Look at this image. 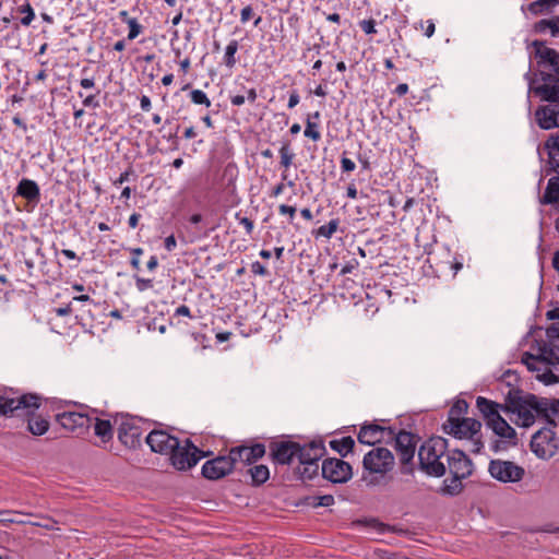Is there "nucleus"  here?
Segmentation results:
<instances>
[{
  "instance_id": "obj_5",
  "label": "nucleus",
  "mask_w": 559,
  "mask_h": 559,
  "mask_svg": "<svg viewBox=\"0 0 559 559\" xmlns=\"http://www.w3.org/2000/svg\"><path fill=\"white\" fill-rule=\"evenodd\" d=\"M447 435L469 442V452L479 454L484 448L481 441V423L475 418H464L452 425H442Z\"/></svg>"
},
{
  "instance_id": "obj_1",
  "label": "nucleus",
  "mask_w": 559,
  "mask_h": 559,
  "mask_svg": "<svg viewBox=\"0 0 559 559\" xmlns=\"http://www.w3.org/2000/svg\"><path fill=\"white\" fill-rule=\"evenodd\" d=\"M516 415L515 424L521 427H531L536 417L552 423L556 409L551 407L550 400L534 394H522L519 389L510 388L507 394V407Z\"/></svg>"
},
{
  "instance_id": "obj_48",
  "label": "nucleus",
  "mask_w": 559,
  "mask_h": 559,
  "mask_svg": "<svg viewBox=\"0 0 559 559\" xmlns=\"http://www.w3.org/2000/svg\"><path fill=\"white\" fill-rule=\"evenodd\" d=\"M358 24L366 35H372L377 33L376 21L373 19L361 20Z\"/></svg>"
},
{
  "instance_id": "obj_8",
  "label": "nucleus",
  "mask_w": 559,
  "mask_h": 559,
  "mask_svg": "<svg viewBox=\"0 0 559 559\" xmlns=\"http://www.w3.org/2000/svg\"><path fill=\"white\" fill-rule=\"evenodd\" d=\"M392 440H394L395 451L403 465V473H411L419 437L413 432L401 430L399 432L394 431Z\"/></svg>"
},
{
  "instance_id": "obj_9",
  "label": "nucleus",
  "mask_w": 559,
  "mask_h": 559,
  "mask_svg": "<svg viewBox=\"0 0 559 559\" xmlns=\"http://www.w3.org/2000/svg\"><path fill=\"white\" fill-rule=\"evenodd\" d=\"M488 472L492 478L500 483H518L525 475L524 467L512 461L491 460L489 462Z\"/></svg>"
},
{
  "instance_id": "obj_51",
  "label": "nucleus",
  "mask_w": 559,
  "mask_h": 559,
  "mask_svg": "<svg viewBox=\"0 0 559 559\" xmlns=\"http://www.w3.org/2000/svg\"><path fill=\"white\" fill-rule=\"evenodd\" d=\"M254 15L253 8L251 4H247L243 7L240 11V22L242 24H246L249 22Z\"/></svg>"
},
{
  "instance_id": "obj_60",
  "label": "nucleus",
  "mask_w": 559,
  "mask_h": 559,
  "mask_svg": "<svg viewBox=\"0 0 559 559\" xmlns=\"http://www.w3.org/2000/svg\"><path fill=\"white\" fill-rule=\"evenodd\" d=\"M132 174V168H128L127 170L122 171L120 176L114 181L115 186L122 185L123 182L129 180L130 175Z\"/></svg>"
},
{
  "instance_id": "obj_35",
  "label": "nucleus",
  "mask_w": 559,
  "mask_h": 559,
  "mask_svg": "<svg viewBox=\"0 0 559 559\" xmlns=\"http://www.w3.org/2000/svg\"><path fill=\"white\" fill-rule=\"evenodd\" d=\"M340 225L338 218L331 219L328 224L320 226L319 228L312 231V235L316 239L324 238L331 239L332 236L336 233Z\"/></svg>"
},
{
  "instance_id": "obj_24",
  "label": "nucleus",
  "mask_w": 559,
  "mask_h": 559,
  "mask_svg": "<svg viewBox=\"0 0 559 559\" xmlns=\"http://www.w3.org/2000/svg\"><path fill=\"white\" fill-rule=\"evenodd\" d=\"M297 460L300 464L318 463L325 453V445L322 440H313L304 445L299 444Z\"/></svg>"
},
{
  "instance_id": "obj_15",
  "label": "nucleus",
  "mask_w": 559,
  "mask_h": 559,
  "mask_svg": "<svg viewBox=\"0 0 559 559\" xmlns=\"http://www.w3.org/2000/svg\"><path fill=\"white\" fill-rule=\"evenodd\" d=\"M394 437V429L376 423L364 424L358 432V441L362 444L374 445L382 441H390Z\"/></svg>"
},
{
  "instance_id": "obj_62",
  "label": "nucleus",
  "mask_w": 559,
  "mask_h": 559,
  "mask_svg": "<svg viewBox=\"0 0 559 559\" xmlns=\"http://www.w3.org/2000/svg\"><path fill=\"white\" fill-rule=\"evenodd\" d=\"M177 246V241L174 235H169L165 238L164 247L167 251H173Z\"/></svg>"
},
{
  "instance_id": "obj_32",
  "label": "nucleus",
  "mask_w": 559,
  "mask_h": 559,
  "mask_svg": "<svg viewBox=\"0 0 559 559\" xmlns=\"http://www.w3.org/2000/svg\"><path fill=\"white\" fill-rule=\"evenodd\" d=\"M94 432L102 439L103 442L111 440L114 431L110 420L96 418L94 424Z\"/></svg>"
},
{
  "instance_id": "obj_4",
  "label": "nucleus",
  "mask_w": 559,
  "mask_h": 559,
  "mask_svg": "<svg viewBox=\"0 0 559 559\" xmlns=\"http://www.w3.org/2000/svg\"><path fill=\"white\" fill-rule=\"evenodd\" d=\"M544 150L548 154L547 167L545 169L546 175L551 173L558 175L548 180L540 203L555 205V209L559 211V132L547 139Z\"/></svg>"
},
{
  "instance_id": "obj_45",
  "label": "nucleus",
  "mask_w": 559,
  "mask_h": 559,
  "mask_svg": "<svg viewBox=\"0 0 559 559\" xmlns=\"http://www.w3.org/2000/svg\"><path fill=\"white\" fill-rule=\"evenodd\" d=\"M235 218L238 221V223L240 225H242L245 227L246 234L250 236L254 228V224H253L252 219H250L249 217H246V216H241L240 212L236 213Z\"/></svg>"
},
{
  "instance_id": "obj_29",
  "label": "nucleus",
  "mask_w": 559,
  "mask_h": 559,
  "mask_svg": "<svg viewBox=\"0 0 559 559\" xmlns=\"http://www.w3.org/2000/svg\"><path fill=\"white\" fill-rule=\"evenodd\" d=\"M468 404L465 400H457L451 406L448 413V418L443 425H452L461 419H464V415L467 413Z\"/></svg>"
},
{
  "instance_id": "obj_6",
  "label": "nucleus",
  "mask_w": 559,
  "mask_h": 559,
  "mask_svg": "<svg viewBox=\"0 0 559 559\" xmlns=\"http://www.w3.org/2000/svg\"><path fill=\"white\" fill-rule=\"evenodd\" d=\"M43 397L36 393H19L12 389L0 391V417H9L17 409L33 412L39 408Z\"/></svg>"
},
{
  "instance_id": "obj_27",
  "label": "nucleus",
  "mask_w": 559,
  "mask_h": 559,
  "mask_svg": "<svg viewBox=\"0 0 559 559\" xmlns=\"http://www.w3.org/2000/svg\"><path fill=\"white\" fill-rule=\"evenodd\" d=\"M489 428L496 436L510 440L512 444H515L516 432L503 417L499 420L492 421Z\"/></svg>"
},
{
  "instance_id": "obj_40",
  "label": "nucleus",
  "mask_w": 559,
  "mask_h": 559,
  "mask_svg": "<svg viewBox=\"0 0 559 559\" xmlns=\"http://www.w3.org/2000/svg\"><path fill=\"white\" fill-rule=\"evenodd\" d=\"M299 474L302 480H311L319 474V463L300 464Z\"/></svg>"
},
{
  "instance_id": "obj_56",
  "label": "nucleus",
  "mask_w": 559,
  "mask_h": 559,
  "mask_svg": "<svg viewBox=\"0 0 559 559\" xmlns=\"http://www.w3.org/2000/svg\"><path fill=\"white\" fill-rule=\"evenodd\" d=\"M317 499H318V502L316 503V506L330 507V506L334 504V497L332 495L320 496Z\"/></svg>"
},
{
  "instance_id": "obj_26",
  "label": "nucleus",
  "mask_w": 559,
  "mask_h": 559,
  "mask_svg": "<svg viewBox=\"0 0 559 559\" xmlns=\"http://www.w3.org/2000/svg\"><path fill=\"white\" fill-rule=\"evenodd\" d=\"M38 408L34 409L33 412H26V409H17L14 413H17L19 411H22L27 417V430L33 436H43L45 435L49 429V421L40 416H35V412Z\"/></svg>"
},
{
  "instance_id": "obj_33",
  "label": "nucleus",
  "mask_w": 559,
  "mask_h": 559,
  "mask_svg": "<svg viewBox=\"0 0 559 559\" xmlns=\"http://www.w3.org/2000/svg\"><path fill=\"white\" fill-rule=\"evenodd\" d=\"M248 473L251 476V483L254 486H260L264 484L270 477V471L266 465L260 464L254 465L248 469Z\"/></svg>"
},
{
  "instance_id": "obj_63",
  "label": "nucleus",
  "mask_w": 559,
  "mask_h": 559,
  "mask_svg": "<svg viewBox=\"0 0 559 559\" xmlns=\"http://www.w3.org/2000/svg\"><path fill=\"white\" fill-rule=\"evenodd\" d=\"M512 380L518 381V374L514 371L508 370L502 374V381L507 382L509 386L512 385Z\"/></svg>"
},
{
  "instance_id": "obj_10",
  "label": "nucleus",
  "mask_w": 559,
  "mask_h": 559,
  "mask_svg": "<svg viewBox=\"0 0 559 559\" xmlns=\"http://www.w3.org/2000/svg\"><path fill=\"white\" fill-rule=\"evenodd\" d=\"M56 421L68 432L80 437L88 431L93 418L84 413L64 411L56 415Z\"/></svg>"
},
{
  "instance_id": "obj_12",
  "label": "nucleus",
  "mask_w": 559,
  "mask_h": 559,
  "mask_svg": "<svg viewBox=\"0 0 559 559\" xmlns=\"http://www.w3.org/2000/svg\"><path fill=\"white\" fill-rule=\"evenodd\" d=\"M540 83L530 84V92H533L542 102L559 105V80L545 71H540Z\"/></svg>"
},
{
  "instance_id": "obj_31",
  "label": "nucleus",
  "mask_w": 559,
  "mask_h": 559,
  "mask_svg": "<svg viewBox=\"0 0 559 559\" xmlns=\"http://www.w3.org/2000/svg\"><path fill=\"white\" fill-rule=\"evenodd\" d=\"M559 4V0H536L527 5V11L532 15H540L550 13L555 7Z\"/></svg>"
},
{
  "instance_id": "obj_43",
  "label": "nucleus",
  "mask_w": 559,
  "mask_h": 559,
  "mask_svg": "<svg viewBox=\"0 0 559 559\" xmlns=\"http://www.w3.org/2000/svg\"><path fill=\"white\" fill-rule=\"evenodd\" d=\"M552 27H554V17L552 19H544V20H540L538 22H536L533 26V31L536 33V34H544L546 33L547 29L550 31V34L552 33Z\"/></svg>"
},
{
  "instance_id": "obj_20",
  "label": "nucleus",
  "mask_w": 559,
  "mask_h": 559,
  "mask_svg": "<svg viewBox=\"0 0 559 559\" xmlns=\"http://www.w3.org/2000/svg\"><path fill=\"white\" fill-rule=\"evenodd\" d=\"M119 441L129 449L141 445L142 429L134 418H123L117 430Z\"/></svg>"
},
{
  "instance_id": "obj_42",
  "label": "nucleus",
  "mask_w": 559,
  "mask_h": 559,
  "mask_svg": "<svg viewBox=\"0 0 559 559\" xmlns=\"http://www.w3.org/2000/svg\"><path fill=\"white\" fill-rule=\"evenodd\" d=\"M416 29H421L424 35L428 38L432 37L436 31V25L432 20L419 21L415 24Z\"/></svg>"
},
{
  "instance_id": "obj_47",
  "label": "nucleus",
  "mask_w": 559,
  "mask_h": 559,
  "mask_svg": "<svg viewBox=\"0 0 559 559\" xmlns=\"http://www.w3.org/2000/svg\"><path fill=\"white\" fill-rule=\"evenodd\" d=\"M296 212H297V209L293 205H287V204H281L278 206V213L281 215H286L288 216V223L289 224H293L294 223V218L296 216Z\"/></svg>"
},
{
  "instance_id": "obj_2",
  "label": "nucleus",
  "mask_w": 559,
  "mask_h": 559,
  "mask_svg": "<svg viewBox=\"0 0 559 559\" xmlns=\"http://www.w3.org/2000/svg\"><path fill=\"white\" fill-rule=\"evenodd\" d=\"M521 362L526 366L531 372H536V379L546 385L559 382L557 377L549 368V365H559V346L555 342L543 341L538 346V354L533 355L525 352L522 355Z\"/></svg>"
},
{
  "instance_id": "obj_58",
  "label": "nucleus",
  "mask_w": 559,
  "mask_h": 559,
  "mask_svg": "<svg viewBox=\"0 0 559 559\" xmlns=\"http://www.w3.org/2000/svg\"><path fill=\"white\" fill-rule=\"evenodd\" d=\"M83 105L85 107H93V108H97L99 107V103L98 100L96 99V95L95 94H91V95H87L84 99H83Z\"/></svg>"
},
{
  "instance_id": "obj_30",
  "label": "nucleus",
  "mask_w": 559,
  "mask_h": 559,
  "mask_svg": "<svg viewBox=\"0 0 559 559\" xmlns=\"http://www.w3.org/2000/svg\"><path fill=\"white\" fill-rule=\"evenodd\" d=\"M330 448L337 452L342 457L347 456L355 447V440L350 437H343L341 439H333L329 442Z\"/></svg>"
},
{
  "instance_id": "obj_50",
  "label": "nucleus",
  "mask_w": 559,
  "mask_h": 559,
  "mask_svg": "<svg viewBox=\"0 0 559 559\" xmlns=\"http://www.w3.org/2000/svg\"><path fill=\"white\" fill-rule=\"evenodd\" d=\"M135 287L139 292H144L153 287V280L134 276Z\"/></svg>"
},
{
  "instance_id": "obj_57",
  "label": "nucleus",
  "mask_w": 559,
  "mask_h": 559,
  "mask_svg": "<svg viewBox=\"0 0 559 559\" xmlns=\"http://www.w3.org/2000/svg\"><path fill=\"white\" fill-rule=\"evenodd\" d=\"M32 524L39 526V527H44L46 530H53L57 522L53 521L52 519L46 518V519H43L41 522H33Z\"/></svg>"
},
{
  "instance_id": "obj_49",
  "label": "nucleus",
  "mask_w": 559,
  "mask_h": 559,
  "mask_svg": "<svg viewBox=\"0 0 559 559\" xmlns=\"http://www.w3.org/2000/svg\"><path fill=\"white\" fill-rule=\"evenodd\" d=\"M507 407V402L504 404H502V408H497L492 415L486 417L484 420H485V424L486 426L489 428L491 426V423L492 421H496V420H499L502 418L501 416V412H504V413H510L509 408H506Z\"/></svg>"
},
{
  "instance_id": "obj_55",
  "label": "nucleus",
  "mask_w": 559,
  "mask_h": 559,
  "mask_svg": "<svg viewBox=\"0 0 559 559\" xmlns=\"http://www.w3.org/2000/svg\"><path fill=\"white\" fill-rule=\"evenodd\" d=\"M251 272L253 274H257V275H260V276H265V275L269 274V272L265 269V266L261 262H259V261H254L251 264Z\"/></svg>"
},
{
  "instance_id": "obj_54",
  "label": "nucleus",
  "mask_w": 559,
  "mask_h": 559,
  "mask_svg": "<svg viewBox=\"0 0 559 559\" xmlns=\"http://www.w3.org/2000/svg\"><path fill=\"white\" fill-rule=\"evenodd\" d=\"M13 513L14 512L9 511V510L0 511V522L1 523H21L22 521L15 519V518H12Z\"/></svg>"
},
{
  "instance_id": "obj_41",
  "label": "nucleus",
  "mask_w": 559,
  "mask_h": 559,
  "mask_svg": "<svg viewBox=\"0 0 559 559\" xmlns=\"http://www.w3.org/2000/svg\"><path fill=\"white\" fill-rule=\"evenodd\" d=\"M190 99L193 104L203 105L205 107H210L212 104L206 93L202 90H192L190 92Z\"/></svg>"
},
{
  "instance_id": "obj_21",
  "label": "nucleus",
  "mask_w": 559,
  "mask_h": 559,
  "mask_svg": "<svg viewBox=\"0 0 559 559\" xmlns=\"http://www.w3.org/2000/svg\"><path fill=\"white\" fill-rule=\"evenodd\" d=\"M265 454V447L262 443H255L252 445H237L229 450L230 459L234 466L238 462L246 465H251L261 459Z\"/></svg>"
},
{
  "instance_id": "obj_39",
  "label": "nucleus",
  "mask_w": 559,
  "mask_h": 559,
  "mask_svg": "<svg viewBox=\"0 0 559 559\" xmlns=\"http://www.w3.org/2000/svg\"><path fill=\"white\" fill-rule=\"evenodd\" d=\"M280 156H281V166L285 169H288L292 164L293 159L295 158V154L290 148V143L288 141L283 142L282 146L280 148Z\"/></svg>"
},
{
  "instance_id": "obj_22",
  "label": "nucleus",
  "mask_w": 559,
  "mask_h": 559,
  "mask_svg": "<svg viewBox=\"0 0 559 559\" xmlns=\"http://www.w3.org/2000/svg\"><path fill=\"white\" fill-rule=\"evenodd\" d=\"M449 473L452 476L462 478L468 477L473 472V463L471 459L462 450H453L445 456Z\"/></svg>"
},
{
  "instance_id": "obj_7",
  "label": "nucleus",
  "mask_w": 559,
  "mask_h": 559,
  "mask_svg": "<svg viewBox=\"0 0 559 559\" xmlns=\"http://www.w3.org/2000/svg\"><path fill=\"white\" fill-rule=\"evenodd\" d=\"M210 452L199 450L190 439L179 441L178 448L174 449L168 455L170 464L178 471H187L197 465V463L207 456Z\"/></svg>"
},
{
  "instance_id": "obj_64",
  "label": "nucleus",
  "mask_w": 559,
  "mask_h": 559,
  "mask_svg": "<svg viewBox=\"0 0 559 559\" xmlns=\"http://www.w3.org/2000/svg\"><path fill=\"white\" fill-rule=\"evenodd\" d=\"M140 107L143 111H150L152 108V103L148 96L142 95L140 98Z\"/></svg>"
},
{
  "instance_id": "obj_59",
  "label": "nucleus",
  "mask_w": 559,
  "mask_h": 559,
  "mask_svg": "<svg viewBox=\"0 0 559 559\" xmlns=\"http://www.w3.org/2000/svg\"><path fill=\"white\" fill-rule=\"evenodd\" d=\"M175 316L176 317H179V316H182V317H188L190 319L193 318V316L191 314V311H190V308L186 305H181L179 306L176 310H175Z\"/></svg>"
},
{
  "instance_id": "obj_37",
  "label": "nucleus",
  "mask_w": 559,
  "mask_h": 559,
  "mask_svg": "<svg viewBox=\"0 0 559 559\" xmlns=\"http://www.w3.org/2000/svg\"><path fill=\"white\" fill-rule=\"evenodd\" d=\"M16 12L23 15L20 20V23L23 26H29L36 17L35 11L28 1H25V3L19 5L16 8Z\"/></svg>"
},
{
  "instance_id": "obj_25",
  "label": "nucleus",
  "mask_w": 559,
  "mask_h": 559,
  "mask_svg": "<svg viewBox=\"0 0 559 559\" xmlns=\"http://www.w3.org/2000/svg\"><path fill=\"white\" fill-rule=\"evenodd\" d=\"M15 195L36 204L40 200V189L36 181L22 178L16 186Z\"/></svg>"
},
{
  "instance_id": "obj_34",
  "label": "nucleus",
  "mask_w": 559,
  "mask_h": 559,
  "mask_svg": "<svg viewBox=\"0 0 559 559\" xmlns=\"http://www.w3.org/2000/svg\"><path fill=\"white\" fill-rule=\"evenodd\" d=\"M476 407L479 411V413L481 414L483 418L485 419L486 417L492 415V413L497 408H502V404L491 401L484 396H477Z\"/></svg>"
},
{
  "instance_id": "obj_14",
  "label": "nucleus",
  "mask_w": 559,
  "mask_h": 559,
  "mask_svg": "<svg viewBox=\"0 0 559 559\" xmlns=\"http://www.w3.org/2000/svg\"><path fill=\"white\" fill-rule=\"evenodd\" d=\"M321 473L323 478L333 484H343L352 478V466L349 463L332 457L322 462Z\"/></svg>"
},
{
  "instance_id": "obj_16",
  "label": "nucleus",
  "mask_w": 559,
  "mask_h": 559,
  "mask_svg": "<svg viewBox=\"0 0 559 559\" xmlns=\"http://www.w3.org/2000/svg\"><path fill=\"white\" fill-rule=\"evenodd\" d=\"M145 442L151 451L169 455L174 449L178 448L179 439L165 430L154 429L146 436Z\"/></svg>"
},
{
  "instance_id": "obj_38",
  "label": "nucleus",
  "mask_w": 559,
  "mask_h": 559,
  "mask_svg": "<svg viewBox=\"0 0 559 559\" xmlns=\"http://www.w3.org/2000/svg\"><path fill=\"white\" fill-rule=\"evenodd\" d=\"M462 479L463 478L459 477V476H452L451 479H445L443 481V486L441 489L442 492L451 495V496L460 493L463 488L462 483H461Z\"/></svg>"
},
{
  "instance_id": "obj_36",
  "label": "nucleus",
  "mask_w": 559,
  "mask_h": 559,
  "mask_svg": "<svg viewBox=\"0 0 559 559\" xmlns=\"http://www.w3.org/2000/svg\"><path fill=\"white\" fill-rule=\"evenodd\" d=\"M238 49H239V44H238V40H236V39L230 40L227 44V46L225 47V52H224V57H223V63L229 70L235 68V66L237 63L236 53H237Z\"/></svg>"
},
{
  "instance_id": "obj_52",
  "label": "nucleus",
  "mask_w": 559,
  "mask_h": 559,
  "mask_svg": "<svg viewBox=\"0 0 559 559\" xmlns=\"http://www.w3.org/2000/svg\"><path fill=\"white\" fill-rule=\"evenodd\" d=\"M546 336H547V340L550 342H555V341L559 340V322L551 324L546 330Z\"/></svg>"
},
{
  "instance_id": "obj_61",
  "label": "nucleus",
  "mask_w": 559,
  "mask_h": 559,
  "mask_svg": "<svg viewBox=\"0 0 559 559\" xmlns=\"http://www.w3.org/2000/svg\"><path fill=\"white\" fill-rule=\"evenodd\" d=\"M300 97L296 90L292 91L288 99V108H294L299 104Z\"/></svg>"
},
{
  "instance_id": "obj_23",
  "label": "nucleus",
  "mask_w": 559,
  "mask_h": 559,
  "mask_svg": "<svg viewBox=\"0 0 559 559\" xmlns=\"http://www.w3.org/2000/svg\"><path fill=\"white\" fill-rule=\"evenodd\" d=\"M535 120L543 130L559 128V105H540L535 110Z\"/></svg>"
},
{
  "instance_id": "obj_19",
  "label": "nucleus",
  "mask_w": 559,
  "mask_h": 559,
  "mask_svg": "<svg viewBox=\"0 0 559 559\" xmlns=\"http://www.w3.org/2000/svg\"><path fill=\"white\" fill-rule=\"evenodd\" d=\"M269 448L271 460L280 465H290L300 451L299 443L294 441H274Z\"/></svg>"
},
{
  "instance_id": "obj_44",
  "label": "nucleus",
  "mask_w": 559,
  "mask_h": 559,
  "mask_svg": "<svg viewBox=\"0 0 559 559\" xmlns=\"http://www.w3.org/2000/svg\"><path fill=\"white\" fill-rule=\"evenodd\" d=\"M128 26H129V33H128L129 40L135 39L142 33L143 27L138 22L136 19H132L131 21H128Z\"/></svg>"
},
{
  "instance_id": "obj_13",
  "label": "nucleus",
  "mask_w": 559,
  "mask_h": 559,
  "mask_svg": "<svg viewBox=\"0 0 559 559\" xmlns=\"http://www.w3.org/2000/svg\"><path fill=\"white\" fill-rule=\"evenodd\" d=\"M527 48H533L537 64L540 68H549L555 73L552 74L555 79L559 80V52L538 39L533 40Z\"/></svg>"
},
{
  "instance_id": "obj_3",
  "label": "nucleus",
  "mask_w": 559,
  "mask_h": 559,
  "mask_svg": "<svg viewBox=\"0 0 559 559\" xmlns=\"http://www.w3.org/2000/svg\"><path fill=\"white\" fill-rule=\"evenodd\" d=\"M448 441L441 437L426 440L418 449L419 468L429 476L441 477L447 467L443 457L447 456Z\"/></svg>"
},
{
  "instance_id": "obj_28",
  "label": "nucleus",
  "mask_w": 559,
  "mask_h": 559,
  "mask_svg": "<svg viewBox=\"0 0 559 559\" xmlns=\"http://www.w3.org/2000/svg\"><path fill=\"white\" fill-rule=\"evenodd\" d=\"M320 118V112L314 111L312 114H309L306 119V128L304 131V135L306 138L311 139L314 142H318L321 139V133L319 131Z\"/></svg>"
},
{
  "instance_id": "obj_46",
  "label": "nucleus",
  "mask_w": 559,
  "mask_h": 559,
  "mask_svg": "<svg viewBox=\"0 0 559 559\" xmlns=\"http://www.w3.org/2000/svg\"><path fill=\"white\" fill-rule=\"evenodd\" d=\"M347 152L344 151L343 154H342V157H341V169H342V173H352L356 169V164L354 160H352L350 158H348L346 156Z\"/></svg>"
},
{
  "instance_id": "obj_11",
  "label": "nucleus",
  "mask_w": 559,
  "mask_h": 559,
  "mask_svg": "<svg viewBox=\"0 0 559 559\" xmlns=\"http://www.w3.org/2000/svg\"><path fill=\"white\" fill-rule=\"evenodd\" d=\"M364 467L370 473L385 474L394 465V456L386 448H374L369 451L362 461Z\"/></svg>"
},
{
  "instance_id": "obj_17",
  "label": "nucleus",
  "mask_w": 559,
  "mask_h": 559,
  "mask_svg": "<svg viewBox=\"0 0 559 559\" xmlns=\"http://www.w3.org/2000/svg\"><path fill=\"white\" fill-rule=\"evenodd\" d=\"M235 468L229 453L227 455H218L206 461L202 466V475L210 480H218L233 472Z\"/></svg>"
},
{
  "instance_id": "obj_53",
  "label": "nucleus",
  "mask_w": 559,
  "mask_h": 559,
  "mask_svg": "<svg viewBox=\"0 0 559 559\" xmlns=\"http://www.w3.org/2000/svg\"><path fill=\"white\" fill-rule=\"evenodd\" d=\"M463 267V257L455 255L453 260L450 262V269L453 271V276L457 274L460 270Z\"/></svg>"
},
{
  "instance_id": "obj_18",
  "label": "nucleus",
  "mask_w": 559,
  "mask_h": 559,
  "mask_svg": "<svg viewBox=\"0 0 559 559\" xmlns=\"http://www.w3.org/2000/svg\"><path fill=\"white\" fill-rule=\"evenodd\" d=\"M556 432L549 428H543L533 435L531 450L539 459H549L554 455V442Z\"/></svg>"
}]
</instances>
